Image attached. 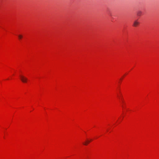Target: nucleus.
Masks as SVG:
<instances>
[{
    "label": "nucleus",
    "mask_w": 159,
    "mask_h": 159,
    "mask_svg": "<svg viewBox=\"0 0 159 159\" xmlns=\"http://www.w3.org/2000/svg\"><path fill=\"white\" fill-rule=\"evenodd\" d=\"M117 97L121 104L123 109H124L125 108V102L123 95L120 92H119V93L117 94Z\"/></svg>",
    "instance_id": "1"
},
{
    "label": "nucleus",
    "mask_w": 159,
    "mask_h": 159,
    "mask_svg": "<svg viewBox=\"0 0 159 159\" xmlns=\"http://www.w3.org/2000/svg\"><path fill=\"white\" fill-rule=\"evenodd\" d=\"M20 80L24 83H26L28 81V78L23 75H20Z\"/></svg>",
    "instance_id": "2"
},
{
    "label": "nucleus",
    "mask_w": 159,
    "mask_h": 159,
    "mask_svg": "<svg viewBox=\"0 0 159 159\" xmlns=\"http://www.w3.org/2000/svg\"><path fill=\"white\" fill-rule=\"evenodd\" d=\"M92 140L91 139H87L84 142H83V145L87 146V145Z\"/></svg>",
    "instance_id": "3"
},
{
    "label": "nucleus",
    "mask_w": 159,
    "mask_h": 159,
    "mask_svg": "<svg viewBox=\"0 0 159 159\" xmlns=\"http://www.w3.org/2000/svg\"><path fill=\"white\" fill-rule=\"evenodd\" d=\"M139 24V22L138 20H135L133 23V26L135 27H137Z\"/></svg>",
    "instance_id": "4"
},
{
    "label": "nucleus",
    "mask_w": 159,
    "mask_h": 159,
    "mask_svg": "<svg viewBox=\"0 0 159 159\" xmlns=\"http://www.w3.org/2000/svg\"><path fill=\"white\" fill-rule=\"evenodd\" d=\"M142 12L140 11H139L137 12V15L139 16L142 15Z\"/></svg>",
    "instance_id": "5"
}]
</instances>
